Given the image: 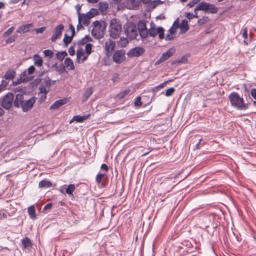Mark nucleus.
Returning a JSON list of instances; mask_svg holds the SVG:
<instances>
[{"mask_svg":"<svg viewBox=\"0 0 256 256\" xmlns=\"http://www.w3.org/2000/svg\"><path fill=\"white\" fill-rule=\"evenodd\" d=\"M162 4V2L160 0H154L153 2V4L154 6V8L155 6H156Z\"/></svg>","mask_w":256,"mask_h":256,"instance_id":"nucleus-64","label":"nucleus"},{"mask_svg":"<svg viewBox=\"0 0 256 256\" xmlns=\"http://www.w3.org/2000/svg\"><path fill=\"white\" fill-rule=\"evenodd\" d=\"M16 75V72L12 70H9L6 72L4 74V78L8 81L14 78Z\"/></svg>","mask_w":256,"mask_h":256,"instance_id":"nucleus-29","label":"nucleus"},{"mask_svg":"<svg viewBox=\"0 0 256 256\" xmlns=\"http://www.w3.org/2000/svg\"><path fill=\"white\" fill-rule=\"evenodd\" d=\"M242 36L244 39L248 38V30L246 28H244Z\"/></svg>","mask_w":256,"mask_h":256,"instance_id":"nucleus-56","label":"nucleus"},{"mask_svg":"<svg viewBox=\"0 0 256 256\" xmlns=\"http://www.w3.org/2000/svg\"><path fill=\"white\" fill-rule=\"evenodd\" d=\"M80 18H81L82 22L85 26H88L90 24V18L86 14H79V16H78V18L80 19Z\"/></svg>","mask_w":256,"mask_h":256,"instance_id":"nucleus-23","label":"nucleus"},{"mask_svg":"<svg viewBox=\"0 0 256 256\" xmlns=\"http://www.w3.org/2000/svg\"><path fill=\"white\" fill-rule=\"evenodd\" d=\"M154 24L152 22L150 24V27L148 30V34L152 37H155L157 34H158L159 38L162 40L164 38V29L161 26H158L156 29L154 28Z\"/></svg>","mask_w":256,"mask_h":256,"instance_id":"nucleus-7","label":"nucleus"},{"mask_svg":"<svg viewBox=\"0 0 256 256\" xmlns=\"http://www.w3.org/2000/svg\"><path fill=\"white\" fill-rule=\"evenodd\" d=\"M88 58V56L84 55L82 48H79L76 51V60L78 63L82 62Z\"/></svg>","mask_w":256,"mask_h":256,"instance_id":"nucleus-16","label":"nucleus"},{"mask_svg":"<svg viewBox=\"0 0 256 256\" xmlns=\"http://www.w3.org/2000/svg\"><path fill=\"white\" fill-rule=\"evenodd\" d=\"M35 70L36 68L34 66H30L28 69V72H26L27 76H28V74H34V72L35 71Z\"/></svg>","mask_w":256,"mask_h":256,"instance_id":"nucleus-47","label":"nucleus"},{"mask_svg":"<svg viewBox=\"0 0 256 256\" xmlns=\"http://www.w3.org/2000/svg\"><path fill=\"white\" fill-rule=\"evenodd\" d=\"M34 76H27L26 72H22L20 75L19 78L13 82L14 86L20 84L22 82H28L32 80Z\"/></svg>","mask_w":256,"mask_h":256,"instance_id":"nucleus-12","label":"nucleus"},{"mask_svg":"<svg viewBox=\"0 0 256 256\" xmlns=\"http://www.w3.org/2000/svg\"><path fill=\"white\" fill-rule=\"evenodd\" d=\"M66 188V193L70 196L72 198L74 197L73 192L76 189V186L74 184H70L68 186H66L64 185L62 188Z\"/></svg>","mask_w":256,"mask_h":256,"instance_id":"nucleus-21","label":"nucleus"},{"mask_svg":"<svg viewBox=\"0 0 256 256\" xmlns=\"http://www.w3.org/2000/svg\"><path fill=\"white\" fill-rule=\"evenodd\" d=\"M98 14V10L96 8H91L89 12H88L86 14L90 17V18L94 17L95 16H96Z\"/></svg>","mask_w":256,"mask_h":256,"instance_id":"nucleus-32","label":"nucleus"},{"mask_svg":"<svg viewBox=\"0 0 256 256\" xmlns=\"http://www.w3.org/2000/svg\"><path fill=\"white\" fill-rule=\"evenodd\" d=\"M145 52V50L141 46H136L130 49L127 52V56L130 58L138 57L142 55Z\"/></svg>","mask_w":256,"mask_h":256,"instance_id":"nucleus-10","label":"nucleus"},{"mask_svg":"<svg viewBox=\"0 0 256 256\" xmlns=\"http://www.w3.org/2000/svg\"><path fill=\"white\" fill-rule=\"evenodd\" d=\"M138 32L142 39L146 38L148 35V30L146 24L144 20H139L138 22Z\"/></svg>","mask_w":256,"mask_h":256,"instance_id":"nucleus-8","label":"nucleus"},{"mask_svg":"<svg viewBox=\"0 0 256 256\" xmlns=\"http://www.w3.org/2000/svg\"><path fill=\"white\" fill-rule=\"evenodd\" d=\"M16 40V36H10L8 39L6 40V44H10L13 42L15 41Z\"/></svg>","mask_w":256,"mask_h":256,"instance_id":"nucleus-53","label":"nucleus"},{"mask_svg":"<svg viewBox=\"0 0 256 256\" xmlns=\"http://www.w3.org/2000/svg\"><path fill=\"white\" fill-rule=\"evenodd\" d=\"M43 52L44 56L48 57L50 59L53 57V52L50 50H46Z\"/></svg>","mask_w":256,"mask_h":256,"instance_id":"nucleus-40","label":"nucleus"},{"mask_svg":"<svg viewBox=\"0 0 256 256\" xmlns=\"http://www.w3.org/2000/svg\"><path fill=\"white\" fill-rule=\"evenodd\" d=\"M46 29V27L42 26L39 28H36L35 31L36 34H42L44 32V31Z\"/></svg>","mask_w":256,"mask_h":256,"instance_id":"nucleus-54","label":"nucleus"},{"mask_svg":"<svg viewBox=\"0 0 256 256\" xmlns=\"http://www.w3.org/2000/svg\"><path fill=\"white\" fill-rule=\"evenodd\" d=\"M100 168L102 170H104V171L107 172L108 171V166L105 164H102L101 165Z\"/></svg>","mask_w":256,"mask_h":256,"instance_id":"nucleus-62","label":"nucleus"},{"mask_svg":"<svg viewBox=\"0 0 256 256\" xmlns=\"http://www.w3.org/2000/svg\"><path fill=\"white\" fill-rule=\"evenodd\" d=\"M36 100L35 96H32L30 99L24 100V102L20 106L24 112H27L30 110L32 108Z\"/></svg>","mask_w":256,"mask_h":256,"instance_id":"nucleus-11","label":"nucleus"},{"mask_svg":"<svg viewBox=\"0 0 256 256\" xmlns=\"http://www.w3.org/2000/svg\"><path fill=\"white\" fill-rule=\"evenodd\" d=\"M60 107V104L56 100L50 106V110H55Z\"/></svg>","mask_w":256,"mask_h":256,"instance_id":"nucleus-49","label":"nucleus"},{"mask_svg":"<svg viewBox=\"0 0 256 256\" xmlns=\"http://www.w3.org/2000/svg\"><path fill=\"white\" fill-rule=\"evenodd\" d=\"M175 89L174 88H170L166 92L165 96H171L174 92Z\"/></svg>","mask_w":256,"mask_h":256,"instance_id":"nucleus-44","label":"nucleus"},{"mask_svg":"<svg viewBox=\"0 0 256 256\" xmlns=\"http://www.w3.org/2000/svg\"><path fill=\"white\" fill-rule=\"evenodd\" d=\"M32 26V24H26L18 27L16 30V32L20 34H24L30 30V28Z\"/></svg>","mask_w":256,"mask_h":256,"instance_id":"nucleus-17","label":"nucleus"},{"mask_svg":"<svg viewBox=\"0 0 256 256\" xmlns=\"http://www.w3.org/2000/svg\"><path fill=\"white\" fill-rule=\"evenodd\" d=\"M21 246L23 249H26L32 246V244L31 240L28 237H25L21 240Z\"/></svg>","mask_w":256,"mask_h":256,"instance_id":"nucleus-18","label":"nucleus"},{"mask_svg":"<svg viewBox=\"0 0 256 256\" xmlns=\"http://www.w3.org/2000/svg\"><path fill=\"white\" fill-rule=\"evenodd\" d=\"M115 46V42L111 40L106 41L104 44L105 54L107 56H110Z\"/></svg>","mask_w":256,"mask_h":256,"instance_id":"nucleus-14","label":"nucleus"},{"mask_svg":"<svg viewBox=\"0 0 256 256\" xmlns=\"http://www.w3.org/2000/svg\"><path fill=\"white\" fill-rule=\"evenodd\" d=\"M188 22L186 19L183 20L182 21L181 24L180 25V30L181 34H184V33L186 32V31L188 30L189 27H188Z\"/></svg>","mask_w":256,"mask_h":256,"instance_id":"nucleus-25","label":"nucleus"},{"mask_svg":"<svg viewBox=\"0 0 256 256\" xmlns=\"http://www.w3.org/2000/svg\"><path fill=\"white\" fill-rule=\"evenodd\" d=\"M64 29V26L62 24H59L55 28L54 32L50 39L52 42H55L56 39L62 36Z\"/></svg>","mask_w":256,"mask_h":256,"instance_id":"nucleus-13","label":"nucleus"},{"mask_svg":"<svg viewBox=\"0 0 256 256\" xmlns=\"http://www.w3.org/2000/svg\"><path fill=\"white\" fill-rule=\"evenodd\" d=\"M126 52L124 50H118L116 51L113 56V61L116 64H120L126 59Z\"/></svg>","mask_w":256,"mask_h":256,"instance_id":"nucleus-9","label":"nucleus"},{"mask_svg":"<svg viewBox=\"0 0 256 256\" xmlns=\"http://www.w3.org/2000/svg\"><path fill=\"white\" fill-rule=\"evenodd\" d=\"M9 81L6 80H2L0 84V88L4 90L6 89V86L8 84Z\"/></svg>","mask_w":256,"mask_h":256,"instance_id":"nucleus-39","label":"nucleus"},{"mask_svg":"<svg viewBox=\"0 0 256 256\" xmlns=\"http://www.w3.org/2000/svg\"><path fill=\"white\" fill-rule=\"evenodd\" d=\"M93 28L92 30V36L96 39L100 38L104 34V29L102 24L98 20H96L92 22Z\"/></svg>","mask_w":256,"mask_h":256,"instance_id":"nucleus-6","label":"nucleus"},{"mask_svg":"<svg viewBox=\"0 0 256 256\" xmlns=\"http://www.w3.org/2000/svg\"><path fill=\"white\" fill-rule=\"evenodd\" d=\"M57 102H58L60 106L66 104L67 102V100L66 99H61L57 100Z\"/></svg>","mask_w":256,"mask_h":256,"instance_id":"nucleus-59","label":"nucleus"},{"mask_svg":"<svg viewBox=\"0 0 256 256\" xmlns=\"http://www.w3.org/2000/svg\"><path fill=\"white\" fill-rule=\"evenodd\" d=\"M188 62V56L186 55L182 56L180 59L176 60L172 62V65L178 66L183 64H186Z\"/></svg>","mask_w":256,"mask_h":256,"instance_id":"nucleus-24","label":"nucleus"},{"mask_svg":"<svg viewBox=\"0 0 256 256\" xmlns=\"http://www.w3.org/2000/svg\"><path fill=\"white\" fill-rule=\"evenodd\" d=\"M128 39L127 38H121L118 42V45L122 48L125 47L128 42Z\"/></svg>","mask_w":256,"mask_h":256,"instance_id":"nucleus-36","label":"nucleus"},{"mask_svg":"<svg viewBox=\"0 0 256 256\" xmlns=\"http://www.w3.org/2000/svg\"><path fill=\"white\" fill-rule=\"evenodd\" d=\"M98 4L99 10L101 12L106 11L108 6V4L106 2H100Z\"/></svg>","mask_w":256,"mask_h":256,"instance_id":"nucleus-31","label":"nucleus"},{"mask_svg":"<svg viewBox=\"0 0 256 256\" xmlns=\"http://www.w3.org/2000/svg\"><path fill=\"white\" fill-rule=\"evenodd\" d=\"M78 22L76 26L77 30H80L82 29H84V27L82 26V22H81V18H80V19L78 18Z\"/></svg>","mask_w":256,"mask_h":256,"instance_id":"nucleus-52","label":"nucleus"},{"mask_svg":"<svg viewBox=\"0 0 256 256\" xmlns=\"http://www.w3.org/2000/svg\"><path fill=\"white\" fill-rule=\"evenodd\" d=\"M92 44L88 43L85 46V52L87 54H90L92 52Z\"/></svg>","mask_w":256,"mask_h":256,"instance_id":"nucleus-41","label":"nucleus"},{"mask_svg":"<svg viewBox=\"0 0 256 256\" xmlns=\"http://www.w3.org/2000/svg\"><path fill=\"white\" fill-rule=\"evenodd\" d=\"M208 20V18L207 16H204L202 18L198 20V23L199 25H202L206 23Z\"/></svg>","mask_w":256,"mask_h":256,"instance_id":"nucleus-46","label":"nucleus"},{"mask_svg":"<svg viewBox=\"0 0 256 256\" xmlns=\"http://www.w3.org/2000/svg\"><path fill=\"white\" fill-rule=\"evenodd\" d=\"M105 176V174H98L96 178V180L97 183L100 184L102 182V179Z\"/></svg>","mask_w":256,"mask_h":256,"instance_id":"nucleus-42","label":"nucleus"},{"mask_svg":"<svg viewBox=\"0 0 256 256\" xmlns=\"http://www.w3.org/2000/svg\"><path fill=\"white\" fill-rule=\"evenodd\" d=\"M67 54V52L66 51L58 52L56 54V57L58 60L62 62Z\"/></svg>","mask_w":256,"mask_h":256,"instance_id":"nucleus-33","label":"nucleus"},{"mask_svg":"<svg viewBox=\"0 0 256 256\" xmlns=\"http://www.w3.org/2000/svg\"><path fill=\"white\" fill-rule=\"evenodd\" d=\"M250 94L256 100V88H253L250 90Z\"/></svg>","mask_w":256,"mask_h":256,"instance_id":"nucleus-55","label":"nucleus"},{"mask_svg":"<svg viewBox=\"0 0 256 256\" xmlns=\"http://www.w3.org/2000/svg\"><path fill=\"white\" fill-rule=\"evenodd\" d=\"M52 202L47 204L44 208V210H46L52 208Z\"/></svg>","mask_w":256,"mask_h":256,"instance_id":"nucleus-61","label":"nucleus"},{"mask_svg":"<svg viewBox=\"0 0 256 256\" xmlns=\"http://www.w3.org/2000/svg\"><path fill=\"white\" fill-rule=\"evenodd\" d=\"M172 34H168L166 36V40H170L174 39V37L172 36Z\"/></svg>","mask_w":256,"mask_h":256,"instance_id":"nucleus-63","label":"nucleus"},{"mask_svg":"<svg viewBox=\"0 0 256 256\" xmlns=\"http://www.w3.org/2000/svg\"><path fill=\"white\" fill-rule=\"evenodd\" d=\"M52 185V184L50 181L43 180L40 182L38 187L40 188H50Z\"/></svg>","mask_w":256,"mask_h":256,"instance_id":"nucleus-28","label":"nucleus"},{"mask_svg":"<svg viewBox=\"0 0 256 256\" xmlns=\"http://www.w3.org/2000/svg\"><path fill=\"white\" fill-rule=\"evenodd\" d=\"M40 93L42 94L40 98L42 100H44L46 98V88H40Z\"/></svg>","mask_w":256,"mask_h":256,"instance_id":"nucleus-45","label":"nucleus"},{"mask_svg":"<svg viewBox=\"0 0 256 256\" xmlns=\"http://www.w3.org/2000/svg\"><path fill=\"white\" fill-rule=\"evenodd\" d=\"M202 141H203V140L202 138L199 139L198 142L195 146V148H194L195 150H198L200 148V146H204V142L202 143L201 142Z\"/></svg>","mask_w":256,"mask_h":256,"instance_id":"nucleus-51","label":"nucleus"},{"mask_svg":"<svg viewBox=\"0 0 256 256\" xmlns=\"http://www.w3.org/2000/svg\"><path fill=\"white\" fill-rule=\"evenodd\" d=\"M24 95L22 94H16L15 98L14 99V105L16 108H20L22 106L24 100Z\"/></svg>","mask_w":256,"mask_h":256,"instance_id":"nucleus-15","label":"nucleus"},{"mask_svg":"<svg viewBox=\"0 0 256 256\" xmlns=\"http://www.w3.org/2000/svg\"><path fill=\"white\" fill-rule=\"evenodd\" d=\"M230 104L238 110H244L248 108V104L244 103V98L236 92H232L228 96Z\"/></svg>","mask_w":256,"mask_h":256,"instance_id":"nucleus-1","label":"nucleus"},{"mask_svg":"<svg viewBox=\"0 0 256 256\" xmlns=\"http://www.w3.org/2000/svg\"><path fill=\"white\" fill-rule=\"evenodd\" d=\"M175 50L174 48H169L166 52H164L161 56V58L164 62L166 60L169 58L170 56H173L174 54Z\"/></svg>","mask_w":256,"mask_h":256,"instance_id":"nucleus-19","label":"nucleus"},{"mask_svg":"<svg viewBox=\"0 0 256 256\" xmlns=\"http://www.w3.org/2000/svg\"><path fill=\"white\" fill-rule=\"evenodd\" d=\"M28 212L30 218L33 220L36 218V210L34 206H31L28 208Z\"/></svg>","mask_w":256,"mask_h":256,"instance_id":"nucleus-30","label":"nucleus"},{"mask_svg":"<svg viewBox=\"0 0 256 256\" xmlns=\"http://www.w3.org/2000/svg\"><path fill=\"white\" fill-rule=\"evenodd\" d=\"M124 30L126 38L130 40L136 39L138 36V26L132 22H127L124 24Z\"/></svg>","mask_w":256,"mask_h":256,"instance_id":"nucleus-3","label":"nucleus"},{"mask_svg":"<svg viewBox=\"0 0 256 256\" xmlns=\"http://www.w3.org/2000/svg\"><path fill=\"white\" fill-rule=\"evenodd\" d=\"M93 90L92 87L88 88L84 91L82 95L83 102H86L92 94Z\"/></svg>","mask_w":256,"mask_h":256,"instance_id":"nucleus-26","label":"nucleus"},{"mask_svg":"<svg viewBox=\"0 0 256 256\" xmlns=\"http://www.w3.org/2000/svg\"><path fill=\"white\" fill-rule=\"evenodd\" d=\"M186 16L188 19L191 20L192 19L194 18L195 16L192 14L190 12H188L186 14Z\"/></svg>","mask_w":256,"mask_h":256,"instance_id":"nucleus-60","label":"nucleus"},{"mask_svg":"<svg viewBox=\"0 0 256 256\" xmlns=\"http://www.w3.org/2000/svg\"><path fill=\"white\" fill-rule=\"evenodd\" d=\"M122 25L120 22L116 18L111 20L109 26L110 36L113 38L119 37L122 32Z\"/></svg>","mask_w":256,"mask_h":256,"instance_id":"nucleus-2","label":"nucleus"},{"mask_svg":"<svg viewBox=\"0 0 256 256\" xmlns=\"http://www.w3.org/2000/svg\"><path fill=\"white\" fill-rule=\"evenodd\" d=\"M69 28L72 32L71 35L72 36H74L75 34V28H74V26H72V24H69Z\"/></svg>","mask_w":256,"mask_h":256,"instance_id":"nucleus-58","label":"nucleus"},{"mask_svg":"<svg viewBox=\"0 0 256 256\" xmlns=\"http://www.w3.org/2000/svg\"><path fill=\"white\" fill-rule=\"evenodd\" d=\"M140 97H137L134 101V104L136 106H140L142 105V102H140Z\"/></svg>","mask_w":256,"mask_h":256,"instance_id":"nucleus-50","label":"nucleus"},{"mask_svg":"<svg viewBox=\"0 0 256 256\" xmlns=\"http://www.w3.org/2000/svg\"><path fill=\"white\" fill-rule=\"evenodd\" d=\"M68 52L70 56H73L74 54L75 51L74 50V47L73 46H71L68 49Z\"/></svg>","mask_w":256,"mask_h":256,"instance_id":"nucleus-57","label":"nucleus"},{"mask_svg":"<svg viewBox=\"0 0 256 256\" xmlns=\"http://www.w3.org/2000/svg\"><path fill=\"white\" fill-rule=\"evenodd\" d=\"M34 64L38 67H40L42 66L43 60L42 58L38 54H34L33 56Z\"/></svg>","mask_w":256,"mask_h":256,"instance_id":"nucleus-22","label":"nucleus"},{"mask_svg":"<svg viewBox=\"0 0 256 256\" xmlns=\"http://www.w3.org/2000/svg\"><path fill=\"white\" fill-rule=\"evenodd\" d=\"M170 81H171V80H167V81H166V82L162 83L160 85L154 87V89H153V91L154 92L158 91L160 89V88H164V86H166L167 82H170Z\"/></svg>","mask_w":256,"mask_h":256,"instance_id":"nucleus-38","label":"nucleus"},{"mask_svg":"<svg viewBox=\"0 0 256 256\" xmlns=\"http://www.w3.org/2000/svg\"><path fill=\"white\" fill-rule=\"evenodd\" d=\"M202 10L210 14H214L218 12V8L214 4L206 2H200L194 8V11Z\"/></svg>","mask_w":256,"mask_h":256,"instance_id":"nucleus-4","label":"nucleus"},{"mask_svg":"<svg viewBox=\"0 0 256 256\" xmlns=\"http://www.w3.org/2000/svg\"><path fill=\"white\" fill-rule=\"evenodd\" d=\"M90 116V114L84 115V116H79L76 115L74 116L72 120L70 121V123H71L72 121H75L78 122H82L84 120L88 119Z\"/></svg>","mask_w":256,"mask_h":256,"instance_id":"nucleus-20","label":"nucleus"},{"mask_svg":"<svg viewBox=\"0 0 256 256\" xmlns=\"http://www.w3.org/2000/svg\"><path fill=\"white\" fill-rule=\"evenodd\" d=\"M73 37L74 36H72V35L70 36H68L66 34H64L63 42L66 46H67L68 44L72 42Z\"/></svg>","mask_w":256,"mask_h":256,"instance_id":"nucleus-34","label":"nucleus"},{"mask_svg":"<svg viewBox=\"0 0 256 256\" xmlns=\"http://www.w3.org/2000/svg\"><path fill=\"white\" fill-rule=\"evenodd\" d=\"M64 64L69 70H74V66L72 60L70 58H66L64 61Z\"/></svg>","mask_w":256,"mask_h":256,"instance_id":"nucleus-27","label":"nucleus"},{"mask_svg":"<svg viewBox=\"0 0 256 256\" xmlns=\"http://www.w3.org/2000/svg\"><path fill=\"white\" fill-rule=\"evenodd\" d=\"M14 95L9 92L0 99V104L4 109L10 110L12 105Z\"/></svg>","mask_w":256,"mask_h":256,"instance_id":"nucleus-5","label":"nucleus"},{"mask_svg":"<svg viewBox=\"0 0 256 256\" xmlns=\"http://www.w3.org/2000/svg\"><path fill=\"white\" fill-rule=\"evenodd\" d=\"M92 39L88 36H86L84 38H82L78 42L80 45L86 44L87 42H91Z\"/></svg>","mask_w":256,"mask_h":256,"instance_id":"nucleus-35","label":"nucleus"},{"mask_svg":"<svg viewBox=\"0 0 256 256\" xmlns=\"http://www.w3.org/2000/svg\"><path fill=\"white\" fill-rule=\"evenodd\" d=\"M14 27L12 26L10 28H8L7 30H6L4 34H2V36L4 38L8 36H10L14 31Z\"/></svg>","mask_w":256,"mask_h":256,"instance_id":"nucleus-43","label":"nucleus"},{"mask_svg":"<svg viewBox=\"0 0 256 256\" xmlns=\"http://www.w3.org/2000/svg\"><path fill=\"white\" fill-rule=\"evenodd\" d=\"M130 91L129 89L122 91L117 94V97L120 99L123 98L130 92Z\"/></svg>","mask_w":256,"mask_h":256,"instance_id":"nucleus-37","label":"nucleus"},{"mask_svg":"<svg viewBox=\"0 0 256 256\" xmlns=\"http://www.w3.org/2000/svg\"><path fill=\"white\" fill-rule=\"evenodd\" d=\"M200 0H192L188 4V6L190 8L193 7L195 4H197L200 2Z\"/></svg>","mask_w":256,"mask_h":256,"instance_id":"nucleus-48","label":"nucleus"}]
</instances>
